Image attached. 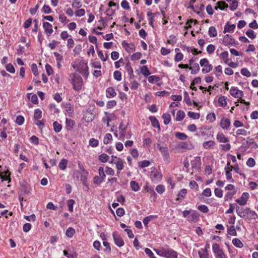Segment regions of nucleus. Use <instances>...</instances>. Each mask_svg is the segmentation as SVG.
Masks as SVG:
<instances>
[{"label":"nucleus","mask_w":258,"mask_h":258,"mask_svg":"<svg viewBox=\"0 0 258 258\" xmlns=\"http://www.w3.org/2000/svg\"><path fill=\"white\" fill-rule=\"evenodd\" d=\"M141 73L145 76L147 77L151 74L147 66H143L140 68Z\"/></svg>","instance_id":"obj_21"},{"label":"nucleus","mask_w":258,"mask_h":258,"mask_svg":"<svg viewBox=\"0 0 258 258\" xmlns=\"http://www.w3.org/2000/svg\"><path fill=\"white\" fill-rule=\"evenodd\" d=\"M145 252L150 257V258H157L154 256V254L151 250L148 248H146L145 249Z\"/></svg>","instance_id":"obj_62"},{"label":"nucleus","mask_w":258,"mask_h":258,"mask_svg":"<svg viewBox=\"0 0 258 258\" xmlns=\"http://www.w3.org/2000/svg\"><path fill=\"white\" fill-rule=\"evenodd\" d=\"M42 12L45 14H50L51 13V9L49 6L44 5L42 8Z\"/></svg>","instance_id":"obj_58"},{"label":"nucleus","mask_w":258,"mask_h":258,"mask_svg":"<svg viewBox=\"0 0 258 258\" xmlns=\"http://www.w3.org/2000/svg\"><path fill=\"white\" fill-rule=\"evenodd\" d=\"M151 177L152 178V180H160L162 179V175L160 172L158 171L157 169H154L151 172Z\"/></svg>","instance_id":"obj_13"},{"label":"nucleus","mask_w":258,"mask_h":258,"mask_svg":"<svg viewBox=\"0 0 258 258\" xmlns=\"http://www.w3.org/2000/svg\"><path fill=\"white\" fill-rule=\"evenodd\" d=\"M246 35L250 39H254L256 37V35L254 34V32L251 29H248L246 32Z\"/></svg>","instance_id":"obj_45"},{"label":"nucleus","mask_w":258,"mask_h":258,"mask_svg":"<svg viewBox=\"0 0 258 258\" xmlns=\"http://www.w3.org/2000/svg\"><path fill=\"white\" fill-rule=\"evenodd\" d=\"M112 140V135L110 134H106L103 139V142L105 144H108Z\"/></svg>","instance_id":"obj_37"},{"label":"nucleus","mask_w":258,"mask_h":258,"mask_svg":"<svg viewBox=\"0 0 258 258\" xmlns=\"http://www.w3.org/2000/svg\"><path fill=\"white\" fill-rule=\"evenodd\" d=\"M238 214L240 217L245 219H253L256 216L255 213L249 209H241Z\"/></svg>","instance_id":"obj_3"},{"label":"nucleus","mask_w":258,"mask_h":258,"mask_svg":"<svg viewBox=\"0 0 258 258\" xmlns=\"http://www.w3.org/2000/svg\"><path fill=\"white\" fill-rule=\"evenodd\" d=\"M183 55L180 52H177L174 57V60L176 62H178L183 59Z\"/></svg>","instance_id":"obj_59"},{"label":"nucleus","mask_w":258,"mask_h":258,"mask_svg":"<svg viewBox=\"0 0 258 258\" xmlns=\"http://www.w3.org/2000/svg\"><path fill=\"white\" fill-rule=\"evenodd\" d=\"M116 167L117 170L119 171H120L123 169V160L120 158H117V161L116 163Z\"/></svg>","instance_id":"obj_25"},{"label":"nucleus","mask_w":258,"mask_h":258,"mask_svg":"<svg viewBox=\"0 0 258 258\" xmlns=\"http://www.w3.org/2000/svg\"><path fill=\"white\" fill-rule=\"evenodd\" d=\"M103 244L104 246L106 247L105 249L104 250V251L107 253H109L111 250L109 243L106 241H104L103 242Z\"/></svg>","instance_id":"obj_46"},{"label":"nucleus","mask_w":258,"mask_h":258,"mask_svg":"<svg viewBox=\"0 0 258 258\" xmlns=\"http://www.w3.org/2000/svg\"><path fill=\"white\" fill-rule=\"evenodd\" d=\"M103 181H104V179H102V178L99 176H95L94 177L93 182L95 184L99 185L100 183H102Z\"/></svg>","instance_id":"obj_47"},{"label":"nucleus","mask_w":258,"mask_h":258,"mask_svg":"<svg viewBox=\"0 0 258 258\" xmlns=\"http://www.w3.org/2000/svg\"><path fill=\"white\" fill-rule=\"evenodd\" d=\"M214 192L215 196L218 198H221L223 196V191L220 188H215Z\"/></svg>","instance_id":"obj_64"},{"label":"nucleus","mask_w":258,"mask_h":258,"mask_svg":"<svg viewBox=\"0 0 258 258\" xmlns=\"http://www.w3.org/2000/svg\"><path fill=\"white\" fill-rule=\"evenodd\" d=\"M84 116L85 119H86V121L88 122L92 121L94 118V115L90 111H87Z\"/></svg>","instance_id":"obj_34"},{"label":"nucleus","mask_w":258,"mask_h":258,"mask_svg":"<svg viewBox=\"0 0 258 258\" xmlns=\"http://www.w3.org/2000/svg\"><path fill=\"white\" fill-rule=\"evenodd\" d=\"M230 94L234 96L235 98H241L243 94V92L240 90H239L237 88L232 87L230 90Z\"/></svg>","instance_id":"obj_12"},{"label":"nucleus","mask_w":258,"mask_h":258,"mask_svg":"<svg viewBox=\"0 0 258 258\" xmlns=\"http://www.w3.org/2000/svg\"><path fill=\"white\" fill-rule=\"evenodd\" d=\"M187 115L190 118L195 119H199L200 117V114L199 113H195L191 111H188L187 113Z\"/></svg>","instance_id":"obj_39"},{"label":"nucleus","mask_w":258,"mask_h":258,"mask_svg":"<svg viewBox=\"0 0 258 258\" xmlns=\"http://www.w3.org/2000/svg\"><path fill=\"white\" fill-rule=\"evenodd\" d=\"M73 67L74 69L76 68V71L79 72L85 78L88 77L89 73L87 62L81 61L76 66L73 65Z\"/></svg>","instance_id":"obj_1"},{"label":"nucleus","mask_w":258,"mask_h":258,"mask_svg":"<svg viewBox=\"0 0 258 258\" xmlns=\"http://www.w3.org/2000/svg\"><path fill=\"white\" fill-rule=\"evenodd\" d=\"M194 69L192 68H190L189 69L191 70V74H196L200 71V67L199 64L198 63H195L193 64Z\"/></svg>","instance_id":"obj_36"},{"label":"nucleus","mask_w":258,"mask_h":258,"mask_svg":"<svg viewBox=\"0 0 258 258\" xmlns=\"http://www.w3.org/2000/svg\"><path fill=\"white\" fill-rule=\"evenodd\" d=\"M157 148L161 153L162 156H164V155L168 153V148L166 147H162L160 146L159 144H158Z\"/></svg>","instance_id":"obj_33"},{"label":"nucleus","mask_w":258,"mask_h":258,"mask_svg":"<svg viewBox=\"0 0 258 258\" xmlns=\"http://www.w3.org/2000/svg\"><path fill=\"white\" fill-rule=\"evenodd\" d=\"M75 233V229L72 227H69L66 232V235L69 238L72 237Z\"/></svg>","instance_id":"obj_31"},{"label":"nucleus","mask_w":258,"mask_h":258,"mask_svg":"<svg viewBox=\"0 0 258 258\" xmlns=\"http://www.w3.org/2000/svg\"><path fill=\"white\" fill-rule=\"evenodd\" d=\"M157 218V215H150L149 216L145 217L144 219L143 222V223L144 224L145 226H148V224L149 223V222L150 221L154 220V219H156Z\"/></svg>","instance_id":"obj_19"},{"label":"nucleus","mask_w":258,"mask_h":258,"mask_svg":"<svg viewBox=\"0 0 258 258\" xmlns=\"http://www.w3.org/2000/svg\"><path fill=\"white\" fill-rule=\"evenodd\" d=\"M255 164V160L252 158H249L246 162L247 165L250 167H253Z\"/></svg>","instance_id":"obj_63"},{"label":"nucleus","mask_w":258,"mask_h":258,"mask_svg":"<svg viewBox=\"0 0 258 258\" xmlns=\"http://www.w3.org/2000/svg\"><path fill=\"white\" fill-rule=\"evenodd\" d=\"M200 63L202 67H204L202 71L204 74L210 72L213 69L212 66L209 64V61L207 58L201 59Z\"/></svg>","instance_id":"obj_5"},{"label":"nucleus","mask_w":258,"mask_h":258,"mask_svg":"<svg viewBox=\"0 0 258 258\" xmlns=\"http://www.w3.org/2000/svg\"><path fill=\"white\" fill-rule=\"evenodd\" d=\"M177 253L175 250L166 247L164 257L166 258H177Z\"/></svg>","instance_id":"obj_10"},{"label":"nucleus","mask_w":258,"mask_h":258,"mask_svg":"<svg viewBox=\"0 0 258 258\" xmlns=\"http://www.w3.org/2000/svg\"><path fill=\"white\" fill-rule=\"evenodd\" d=\"M106 97L107 98H112L115 97L116 95V93L115 92L114 88L113 87H109L106 89Z\"/></svg>","instance_id":"obj_17"},{"label":"nucleus","mask_w":258,"mask_h":258,"mask_svg":"<svg viewBox=\"0 0 258 258\" xmlns=\"http://www.w3.org/2000/svg\"><path fill=\"white\" fill-rule=\"evenodd\" d=\"M207 120H209L210 122H213L215 119L216 116L214 113H210L208 114L206 117Z\"/></svg>","instance_id":"obj_60"},{"label":"nucleus","mask_w":258,"mask_h":258,"mask_svg":"<svg viewBox=\"0 0 258 258\" xmlns=\"http://www.w3.org/2000/svg\"><path fill=\"white\" fill-rule=\"evenodd\" d=\"M175 136L176 138L180 140H185L187 138V136L184 133L180 132L175 133Z\"/></svg>","instance_id":"obj_30"},{"label":"nucleus","mask_w":258,"mask_h":258,"mask_svg":"<svg viewBox=\"0 0 258 258\" xmlns=\"http://www.w3.org/2000/svg\"><path fill=\"white\" fill-rule=\"evenodd\" d=\"M89 145L92 147H96L98 145L99 142L94 138H91L89 140Z\"/></svg>","instance_id":"obj_51"},{"label":"nucleus","mask_w":258,"mask_h":258,"mask_svg":"<svg viewBox=\"0 0 258 258\" xmlns=\"http://www.w3.org/2000/svg\"><path fill=\"white\" fill-rule=\"evenodd\" d=\"M162 117L163 119V122L165 125L168 124L171 121V116L169 113H164Z\"/></svg>","instance_id":"obj_24"},{"label":"nucleus","mask_w":258,"mask_h":258,"mask_svg":"<svg viewBox=\"0 0 258 258\" xmlns=\"http://www.w3.org/2000/svg\"><path fill=\"white\" fill-rule=\"evenodd\" d=\"M191 165L193 170H199L201 167V162L200 157H196L191 161Z\"/></svg>","instance_id":"obj_9"},{"label":"nucleus","mask_w":258,"mask_h":258,"mask_svg":"<svg viewBox=\"0 0 258 258\" xmlns=\"http://www.w3.org/2000/svg\"><path fill=\"white\" fill-rule=\"evenodd\" d=\"M97 52H98V56L103 61H105L107 60V58H108V55L106 54V56L104 57V55H103V52L101 50H98V49H97Z\"/></svg>","instance_id":"obj_48"},{"label":"nucleus","mask_w":258,"mask_h":258,"mask_svg":"<svg viewBox=\"0 0 258 258\" xmlns=\"http://www.w3.org/2000/svg\"><path fill=\"white\" fill-rule=\"evenodd\" d=\"M213 251L216 258H226V255L222 248L217 243H214L212 245Z\"/></svg>","instance_id":"obj_4"},{"label":"nucleus","mask_w":258,"mask_h":258,"mask_svg":"<svg viewBox=\"0 0 258 258\" xmlns=\"http://www.w3.org/2000/svg\"><path fill=\"white\" fill-rule=\"evenodd\" d=\"M43 27L44 29L45 33L48 36H50L53 33L52 25L49 22H43Z\"/></svg>","instance_id":"obj_11"},{"label":"nucleus","mask_w":258,"mask_h":258,"mask_svg":"<svg viewBox=\"0 0 258 258\" xmlns=\"http://www.w3.org/2000/svg\"><path fill=\"white\" fill-rule=\"evenodd\" d=\"M71 83L75 90L79 91L82 89L83 80L81 77L76 73L73 74Z\"/></svg>","instance_id":"obj_2"},{"label":"nucleus","mask_w":258,"mask_h":258,"mask_svg":"<svg viewBox=\"0 0 258 258\" xmlns=\"http://www.w3.org/2000/svg\"><path fill=\"white\" fill-rule=\"evenodd\" d=\"M113 77L114 79L119 81L121 80V74L118 71H115L113 73Z\"/></svg>","instance_id":"obj_53"},{"label":"nucleus","mask_w":258,"mask_h":258,"mask_svg":"<svg viewBox=\"0 0 258 258\" xmlns=\"http://www.w3.org/2000/svg\"><path fill=\"white\" fill-rule=\"evenodd\" d=\"M249 197V195L248 192H243L241 197L237 199L236 202L240 206L245 205Z\"/></svg>","instance_id":"obj_7"},{"label":"nucleus","mask_w":258,"mask_h":258,"mask_svg":"<svg viewBox=\"0 0 258 258\" xmlns=\"http://www.w3.org/2000/svg\"><path fill=\"white\" fill-rule=\"evenodd\" d=\"M109 158V157L108 155L105 153H103L99 156L98 159L101 162L105 163L108 160Z\"/></svg>","instance_id":"obj_35"},{"label":"nucleus","mask_w":258,"mask_h":258,"mask_svg":"<svg viewBox=\"0 0 258 258\" xmlns=\"http://www.w3.org/2000/svg\"><path fill=\"white\" fill-rule=\"evenodd\" d=\"M42 117V111L39 109H36L35 110L34 118L35 120H37L41 118Z\"/></svg>","instance_id":"obj_38"},{"label":"nucleus","mask_w":258,"mask_h":258,"mask_svg":"<svg viewBox=\"0 0 258 258\" xmlns=\"http://www.w3.org/2000/svg\"><path fill=\"white\" fill-rule=\"evenodd\" d=\"M75 124L74 120L66 118V128L68 131H72Z\"/></svg>","instance_id":"obj_15"},{"label":"nucleus","mask_w":258,"mask_h":258,"mask_svg":"<svg viewBox=\"0 0 258 258\" xmlns=\"http://www.w3.org/2000/svg\"><path fill=\"white\" fill-rule=\"evenodd\" d=\"M149 119L151 122L152 125L154 127H157L158 130H160V124L158 120L157 119L155 116H151L149 117Z\"/></svg>","instance_id":"obj_16"},{"label":"nucleus","mask_w":258,"mask_h":258,"mask_svg":"<svg viewBox=\"0 0 258 258\" xmlns=\"http://www.w3.org/2000/svg\"><path fill=\"white\" fill-rule=\"evenodd\" d=\"M184 100L188 105H191L192 102L190 99L188 94L186 91L184 92Z\"/></svg>","instance_id":"obj_40"},{"label":"nucleus","mask_w":258,"mask_h":258,"mask_svg":"<svg viewBox=\"0 0 258 258\" xmlns=\"http://www.w3.org/2000/svg\"><path fill=\"white\" fill-rule=\"evenodd\" d=\"M227 198H231L237 191V188L232 184L227 185Z\"/></svg>","instance_id":"obj_6"},{"label":"nucleus","mask_w":258,"mask_h":258,"mask_svg":"<svg viewBox=\"0 0 258 258\" xmlns=\"http://www.w3.org/2000/svg\"><path fill=\"white\" fill-rule=\"evenodd\" d=\"M5 175L2 176L1 178L3 180H9V182L11 181V178H10V172L8 171H5Z\"/></svg>","instance_id":"obj_52"},{"label":"nucleus","mask_w":258,"mask_h":258,"mask_svg":"<svg viewBox=\"0 0 258 258\" xmlns=\"http://www.w3.org/2000/svg\"><path fill=\"white\" fill-rule=\"evenodd\" d=\"M112 236L114 243L117 246L121 247L124 245V243L123 239L117 234V232L113 233Z\"/></svg>","instance_id":"obj_8"},{"label":"nucleus","mask_w":258,"mask_h":258,"mask_svg":"<svg viewBox=\"0 0 258 258\" xmlns=\"http://www.w3.org/2000/svg\"><path fill=\"white\" fill-rule=\"evenodd\" d=\"M217 140L220 143H226V137L222 133H218L217 135Z\"/></svg>","instance_id":"obj_29"},{"label":"nucleus","mask_w":258,"mask_h":258,"mask_svg":"<svg viewBox=\"0 0 258 258\" xmlns=\"http://www.w3.org/2000/svg\"><path fill=\"white\" fill-rule=\"evenodd\" d=\"M215 145V142L211 140L204 142L203 144V146L204 148L208 149L213 147Z\"/></svg>","instance_id":"obj_27"},{"label":"nucleus","mask_w":258,"mask_h":258,"mask_svg":"<svg viewBox=\"0 0 258 258\" xmlns=\"http://www.w3.org/2000/svg\"><path fill=\"white\" fill-rule=\"evenodd\" d=\"M185 117V113L182 110H178L176 113V120L177 121L182 120Z\"/></svg>","instance_id":"obj_26"},{"label":"nucleus","mask_w":258,"mask_h":258,"mask_svg":"<svg viewBox=\"0 0 258 258\" xmlns=\"http://www.w3.org/2000/svg\"><path fill=\"white\" fill-rule=\"evenodd\" d=\"M187 194V190L185 188L181 189L178 193L177 196V198L176 199V201H178L180 200L183 199L185 198V195Z\"/></svg>","instance_id":"obj_18"},{"label":"nucleus","mask_w":258,"mask_h":258,"mask_svg":"<svg viewBox=\"0 0 258 258\" xmlns=\"http://www.w3.org/2000/svg\"><path fill=\"white\" fill-rule=\"evenodd\" d=\"M75 203V201L73 199H70L68 201V209L70 212H72L73 211V206Z\"/></svg>","instance_id":"obj_44"},{"label":"nucleus","mask_w":258,"mask_h":258,"mask_svg":"<svg viewBox=\"0 0 258 258\" xmlns=\"http://www.w3.org/2000/svg\"><path fill=\"white\" fill-rule=\"evenodd\" d=\"M219 105L223 107L226 106V98L225 96H221L219 98L218 100Z\"/></svg>","instance_id":"obj_42"},{"label":"nucleus","mask_w":258,"mask_h":258,"mask_svg":"<svg viewBox=\"0 0 258 258\" xmlns=\"http://www.w3.org/2000/svg\"><path fill=\"white\" fill-rule=\"evenodd\" d=\"M241 73L242 75L247 77H249L251 76L250 72L246 68L242 69L241 70Z\"/></svg>","instance_id":"obj_56"},{"label":"nucleus","mask_w":258,"mask_h":258,"mask_svg":"<svg viewBox=\"0 0 258 258\" xmlns=\"http://www.w3.org/2000/svg\"><path fill=\"white\" fill-rule=\"evenodd\" d=\"M227 232L229 234L231 235L235 236L236 235V231L233 226H232L228 228Z\"/></svg>","instance_id":"obj_61"},{"label":"nucleus","mask_w":258,"mask_h":258,"mask_svg":"<svg viewBox=\"0 0 258 258\" xmlns=\"http://www.w3.org/2000/svg\"><path fill=\"white\" fill-rule=\"evenodd\" d=\"M67 164L68 160L65 159H62L59 163L58 167L61 170H64L66 169Z\"/></svg>","instance_id":"obj_23"},{"label":"nucleus","mask_w":258,"mask_h":258,"mask_svg":"<svg viewBox=\"0 0 258 258\" xmlns=\"http://www.w3.org/2000/svg\"><path fill=\"white\" fill-rule=\"evenodd\" d=\"M160 80V78L156 76H151L148 78V81L150 83H154V82H158Z\"/></svg>","instance_id":"obj_43"},{"label":"nucleus","mask_w":258,"mask_h":258,"mask_svg":"<svg viewBox=\"0 0 258 258\" xmlns=\"http://www.w3.org/2000/svg\"><path fill=\"white\" fill-rule=\"evenodd\" d=\"M208 33L211 37H214L217 36V31L215 28L211 26L209 29Z\"/></svg>","instance_id":"obj_32"},{"label":"nucleus","mask_w":258,"mask_h":258,"mask_svg":"<svg viewBox=\"0 0 258 258\" xmlns=\"http://www.w3.org/2000/svg\"><path fill=\"white\" fill-rule=\"evenodd\" d=\"M24 117L22 115H19L17 117L16 122L18 125H22L24 122Z\"/></svg>","instance_id":"obj_57"},{"label":"nucleus","mask_w":258,"mask_h":258,"mask_svg":"<svg viewBox=\"0 0 258 258\" xmlns=\"http://www.w3.org/2000/svg\"><path fill=\"white\" fill-rule=\"evenodd\" d=\"M199 218V214L198 212L196 211H194L193 212H192L187 217V220L190 222H195L198 221Z\"/></svg>","instance_id":"obj_14"},{"label":"nucleus","mask_w":258,"mask_h":258,"mask_svg":"<svg viewBox=\"0 0 258 258\" xmlns=\"http://www.w3.org/2000/svg\"><path fill=\"white\" fill-rule=\"evenodd\" d=\"M165 186L162 184L158 185L156 187V190L159 194H162L165 191Z\"/></svg>","instance_id":"obj_50"},{"label":"nucleus","mask_w":258,"mask_h":258,"mask_svg":"<svg viewBox=\"0 0 258 258\" xmlns=\"http://www.w3.org/2000/svg\"><path fill=\"white\" fill-rule=\"evenodd\" d=\"M6 70L10 73H14L15 72V69L12 63H9L6 66Z\"/></svg>","instance_id":"obj_49"},{"label":"nucleus","mask_w":258,"mask_h":258,"mask_svg":"<svg viewBox=\"0 0 258 258\" xmlns=\"http://www.w3.org/2000/svg\"><path fill=\"white\" fill-rule=\"evenodd\" d=\"M21 190L25 194L30 195L31 194V188L28 185H23Z\"/></svg>","instance_id":"obj_54"},{"label":"nucleus","mask_w":258,"mask_h":258,"mask_svg":"<svg viewBox=\"0 0 258 258\" xmlns=\"http://www.w3.org/2000/svg\"><path fill=\"white\" fill-rule=\"evenodd\" d=\"M53 126L54 130L56 133L60 132L62 129L61 124L59 123L57 121L53 122Z\"/></svg>","instance_id":"obj_28"},{"label":"nucleus","mask_w":258,"mask_h":258,"mask_svg":"<svg viewBox=\"0 0 258 258\" xmlns=\"http://www.w3.org/2000/svg\"><path fill=\"white\" fill-rule=\"evenodd\" d=\"M198 209L200 211L206 213L209 211L208 208L207 206L204 205H200L198 206Z\"/></svg>","instance_id":"obj_55"},{"label":"nucleus","mask_w":258,"mask_h":258,"mask_svg":"<svg viewBox=\"0 0 258 258\" xmlns=\"http://www.w3.org/2000/svg\"><path fill=\"white\" fill-rule=\"evenodd\" d=\"M131 188L134 191H137L140 189V186L137 182L134 180H132L130 182Z\"/></svg>","instance_id":"obj_22"},{"label":"nucleus","mask_w":258,"mask_h":258,"mask_svg":"<svg viewBox=\"0 0 258 258\" xmlns=\"http://www.w3.org/2000/svg\"><path fill=\"white\" fill-rule=\"evenodd\" d=\"M125 70L128 72V74L130 76V78L132 79L134 77V75L133 74V69L131 66L130 62H128L125 65Z\"/></svg>","instance_id":"obj_20"},{"label":"nucleus","mask_w":258,"mask_h":258,"mask_svg":"<svg viewBox=\"0 0 258 258\" xmlns=\"http://www.w3.org/2000/svg\"><path fill=\"white\" fill-rule=\"evenodd\" d=\"M233 244L236 247L241 248L243 247V244L241 241L238 238H234L232 240Z\"/></svg>","instance_id":"obj_41"}]
</instances>
